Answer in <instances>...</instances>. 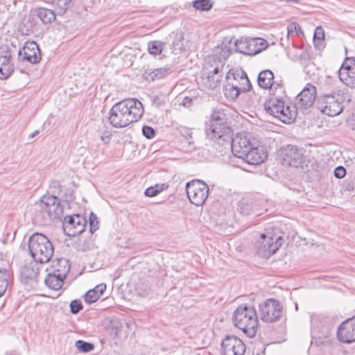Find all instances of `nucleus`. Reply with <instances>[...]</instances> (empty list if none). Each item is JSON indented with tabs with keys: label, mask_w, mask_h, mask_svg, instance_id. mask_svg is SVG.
<instances>
[{
	"label": "nucleus",
	"mask_w": 355,
	"mask_h": 355,
	"mask_svg": "<svg viewBox=\"0 0 355 355\" xmlns=\"http://www.w3.org/2000/svg\"><path fill=\"white\" fill-rule=\"evenodd\" d=\"M268 89L270 91V94L272 96L277 98H284L286 96L284 87L281 82L277 83L272 80L271 87H270Z\"/></svg>",
	"instance_id": "2f4dec72"
},
{
	"label": "nucleus",
	"mask_w": 355,
	"mask_h": 355,
	"mask_svg": "<svg viewBox=\"0 0 355 355\" xmlns=\"http://www.w3.org/2000/svg\"><path fill=\"white\" fill-rule=\"evenodd\" d=\"M20 30L24 35H29L37 30V23L34 12L26 16L21 21Z\"/></svg>",
	"instance_id": "a878e982"
},
{
	"label": "nucleus",
	"mask_w": 355,
	"mask_h": 355,
	"mask_svg": "<svg viewBox=\"0 0 355 355\" xmlns=\"http://www.w3.org/2000/svg\"><path fill=\"white\" fill-rule=\"evenodd\" d=\"M233 322L248 336L253 337L258 327L257 312L253 307L241 305L234 312Z\"/></svg>",
	"instance_id": "39448f33"
},
{
	"label": "nucleus",
	"mask_w": 355,
	"mask_h": 355,
	"mask_svg": "<svg viewBox=\"0 0 355 355\" xmlns=\"http://www.w3.org/2000/svg\"><path fill=\"white\" fill-rule=\"evenodd\" d=\"M99 298L100 296L96 293V291H93V289L88 291L85 295V301L88 304L95 302Z\"/></svg>",
	"instance_id": "a19ab883"
},
{
	"label": "nucleus",
	"mask_w": 355,
	"mask_h": 355,
	"mask_svg": "<svg viewBox=\"0 0 355 355\" xmlns=\"http://www.w3.org/2000/svg\"><path fill=\"white\" fill-rule=\"evenodd\" d=\"M10 272L6 268H0V297H2L8 286Z\"/></svg>",
	"instance_id": "473e14b6"
},
{
	"label": "nucleus",
	"mask_w": 355,
	"mask_h": 355,
	"mask_svg": "<svg viewBox=\"0 0 355 355\" xmlns=\"http://www.w3.org/2000/svg\"><path fill=\"white\" fill-rule=\"evenodd\" d=\"M38 133H39V132H38L37 130H35V132H33L31 135L30 137L33 138V137H34L36 135H37Z\"/></svg>",
	"instance_id": "4d7b16f0"
},
{
	"label": "nucleus",
	"mask_w": 355,
	"mask_h": 355,
	"mask_svg": "<svg viewBox=\"0 0 355 355\" xmlns=\"http://www.w3.org/2000/svg\"><path fill=\"white\" fill-rule=\"evenodd\" d=\"M223 355H244L246 348L243 342L235 336H227L221 343Z\"/></svg>",
	"instance_id": "2eb2a0df"
},
{
	"label": "nucleus",
	"mask_w": 355,
	"mask_h": 355,
	"mask_svg": "<svg viewBox=\"0 0 355 355\" xmlns=\"http://www.w3.org/2000/svg\"><path fill=\"white\" fill-rule=\"evenodd\" d=\"M266 157L267 154L263 150L252 145L241 159L249 164L257 165L262 163Z\"/></svg>",
	"instance_id": "5701e85b"
},
{
	"label": "nucleus",
	"mask_w": 355,
	"mask_h": 355,
	"mask_svg": "<svg viewBox=\"0 0 355 355\" xmlns=\"http://www.w3.org/2000/svg\"><path fill=\"white\" fill-rule=\"evenodd\" d=\"M181 134L182 136L184 137V139L186 138H188L189 139H192V131L190 130V129H188V128H183L182 130H181Z\"/></svg>",
	"instance_id": "3c124183"
},
{
	"label": "nucleus",
	"mask_w": 355,
	"mask_h": 355,
	"mask_svg": "<svg viewBox=\"0 0 355 355\" xmlns=\"http://www.w3.org/2000/svg\"><path fill=\"white\" fill-rule=\"evenodd\" d=\"M324 39V32L321 26H318L315 28L313 35V43L315 46L318 49H320L323 46Z\"/></svg>",
	"instance_id": "c9c22d12"
},
{
	"label": "nucleus",
	"mask_w": 355,
	"mask_h": 355,
	"mask_svg": "<svg viewBox=\"0 0 355 355\" xmlns=\"http://www.w3.org/2000/svg\"><path fill=\"white\" fill-rule=\"evenodd\" d=\"M224 126H229L227 122V118L223 112H214L211 116L209 123H207L206 133L209 138H213Z\"/></svg>",
	"instance_id": "a211bd4d"
},
{
	"label": "nucleus",
	"mask_w": 355,
	"mask_h": 355,
	"mask_svg": "<svg viewBox=\"0 0 355 355\" xmlns=\"http://www.w3.org/2000/svg\"><path fill=\"white\" fill-rule=\"evenodd\" d=\"M220 49V56L213 55L208 58L203 71V83L209 89H215L221 82L225 60L231 53L225 45L222 46Z\"/></svg>",
	"instance_id": "7ed1b4c3"
},
{
	"label": "nucleus",
	"mask_w": 355,
	"mask_h": 355,
	"mask_svg": "<svg viewBox=\"0 0 355 355\" xmlns=\"http://www.w3.org/2000/svg\"><path fill=\"white\" fill-rule=\"evenodd\" d=\"M28 248L33 259L40 263L49 262L54 252L51 241L44 234L37 232L28 239Z\"/></svg>",
	"instance_id": "20e7f679"
},
{
	"label": "nucleus",
	"mask_w": 355,
	"mask_h": 355,
	"mask_svg": "<svg viewBox=\"0 0 355 355\" xmlns=\"http://www.w3.org/2000/svg\"><path fill=\"white\" fill-rule=\"evenodd\" d=\"M258 345V350H261V352H259V351H257L256 355H264L266 348L261 344H259Z\"/></svg>",
	"instance_id": "864d4df0"
},
{
	"label": "nucleus",
	"mask_w": 355,
	"mask_h": 355,
	"mask_svg": "<svg viewBox=\"0 0 355 355\" xmlns=\"http://www.w3.org/2000/svg\"><path fill=\"white\" fill-rule=\"evenodd\" d=\"M338 73L340 80L344 84L352 88L355 87V64L346 67L343 64Z\"/></svg>",
	"instance_id": "b1692460"
},
{
	"label": "nucleus",
	"mask_w": 355,
	"mask_h": 355,
	"mask_svg": "<svg viewBox=\"0 0 355 355\" xmlns=\"http://www.w3.org/2000/svg\"><path fill=\"white\" fill-rule=\"evenodd\" d=\"M148 52L154 55L162 53L164 49V44L160 41H151L148 43Z\"/></svg>",
	"instance_id": "4c0bfd02"
},
{
	"label": "nucleus",
	"mask_w": 355,
	"mask_h": 355,
	"mask_svg": "<svg viewBox=\"0 0 355 355\" xmlns=\"http://www.w3.org/2000/svg\"><path fill=\"white\" fill-rule=\"evenodd\" d=\"M283 306L276 299L270 298L259 304V316L266 322H275L280 319Z\"/></svg>",
	"instance_id": "9d476101"
},
{
	"label": "nucleus",
	"mask_w": 355,
	"mask_h": 355,
	"mask_svg": "<svg viewBox=\"0 0 355 355\" xmlns=\"http://www.w3.org/2000/svg\"><path fill=\"white\" fill-rule=\"evenodd\" d=\"M89 232L93 234L99 228L98 217L94 213H90L89 216Z\"/></svg>",
	"instance_id": "ea45409f"
},
{
	"label": "nucleus",
	"mask_w": 355,
	"mask_h": 355,
	"mask_svg": "<svg viewBox=\"0 0 355 355\" xmlns=\"http://www.w3.org/2000/svg\"><path fill=\"white\" fill-rule=\"evenodd\" d=\"M238 210L243 215H249L254 211V201L252 198H242L238 203Z\"/></svg>",
	"instance_id": "c756f323"
},
{
	"label": "nucleus",
	"mask_w": 355,
	"mask_h": 355,
	"mask_svg": "<svg viewBox=\"0 0 355 355\" xmlns=\"http://www.w3.org/2000/svg\"><path fill=\"white\" fill-rule=\"evenodd\" d=\"M144 112L141 101L136 98H127L112 106L110 110L109 121L113 127L122 128L138 121Z\"/></svg>",
	"instance_id": "f257e3e1"
},
{
	"label": "nucleus",
	"mask_w": 355,
	"mask_h": 355,
	"mask_svg": "<svg viewBox=\"0 0 355 355\" xmlns=\"http://www.w3.org/2000/svg\"><path fill=\"white\" fill-rule=\"evenodd\" d=\"M83 308V306L81 302L78 300H72L70 303V311L73 314H77Z\"/></svg>",
	"instance_id": "79ce46f5"
},
{
	"label": "nucleus",
	"mask_w": 355,
	"mask_h": 355,
	"mask_svg": "<svg viewBox=\"0 0 355 355\" xmlns=\"http://www.w3.org/2000/svg\"><path fill=\"white\" fill-rule=\"evenodd\" d=\"M302 160V154L296 146H288L284 149L282 155L283 164L297 167Z\"/></svg>",
	"instance_id": "4be33fe9"
},
{
	"label": "nucleus",
	"mask_w": 355,
	"mask_h": 355,
	"mask_svg": "<svg viewBox=\"0 0 355 355\" xmlns=\"http://www.w3.org/2000/svg\"><path fill=\"white\" fill-rule=\"evenodd\" d=\"M223 92L225 97L230 100H235L241 94L236 86L230 80H227V83L223 88Z\"/></svg>",
	"instance_id": "7c9ffc66"
},
{
	"label": "nucleus",
	"mask_w": 355,
	"mask_h": 355,
	"mask_svg": "<svg viewBox=\"0 0 355 355\" xmlns=\"http://www.w3.org/2000/svg\"><path fill=\"white\" fill-rule=\"evenodd\" d=\"M63 208L55 196L44 195L34 204L33 219L35 223L46 225L60 218Z\"/></svg>",
	"instance_id": "f03ea898"
},
{
	"label": "nucleus",
	"mask_w": 355,
	"mask_h": 355,
	"mask_svg": "<svg viewBox=\"0 0 355 355\" xmlns=\"http://www.w3.org/2000/svg\"><path fill=\"white\" fill-rule=\"evenodd\" d=\"M99 134L101 135V139L104 144H108L112 137V132L110 130H99Z\"/></svg>",
	"instance_id": "a18cd8bd"
},
{
	"label": "nucleus",
	"mask_w": 355,
	"mask_h": 355,
	"mask_svg": "<svg viewBox=\"0 0 355 355\" xmlns=\"http://www.w3.org/2000/svg\"><path fill=\"white\" fill-rule=\"evenodd\" d=\"M218 134H216V136L213 138H209L212 140H218V144L225 148H232V130L229 126H224L220 130H218Z\"/></svg>",
	"instance_id": "393cba45"
},
{
	"label": "nucleus",
	"mask_w": 355,
	"mask_h": 355,
	"mask_svg": "<svg viewBox=\"0 0 355 355\" xmlns=\"http://www.w3.org/2000/svg\"><path fill=\"white\" fill-rule=\"evenodd\" d=\"M171 68L169 67H161L155 69L150 72H146V78L154 81L155 80H159L166 77L171 73Z\"/></svg>",
	"instance_id": "c85d7f7f"
},
{
	"label": "nucleus",
	"mask_w": 355,
	"mask_h": 355,
	"mask_svg": "<svg viewBox=\"0 0 355 355\" xmlns=\"http://www.w3.org/2000/svg\"><path fill=\"white\" fill-rule=\"evenodd\" d=\"M19 57L31 64L38 63L41 60L40 50L35 42H27L21 50L19 51Z\"/></svg>",
	"instance_id": "aec40b11"
},
{
	"label": "nucleus",
	"mask_w": 355,
	"mask_h": 355,
	"mask_svg": "<svg viewBox=\"0 0 355 355\" xmlns=\"http://www.w3.org/2000/svg\"><path fill=\"white\" fill-rule=\"evenodd\" d=\"M106 287L105 284H100L93 288V291H96V293L101 297L105 292Z\"/></svg>",
	"instance_id": "8fccbe9b"
},
{
	"label": "nucleus",
	"mask_w": 355,
	"mask_h": 355,
	"mask_svg": "<svg viewBox=\"0 0 355 355\" xmlns=\"http://www.w3.org/2000/svg\"><path fill=\"white\" fill-rule=\"evenodd\" d=\"M5 355H17V353L15 351L6 352Z\"/></svg>",
	"instance_id": "5fc2aeb1"
},
{
	"label": "nucleus",
	"mask_w": 355,
	"mask_h": 355,
	"mask_svg": "<svg viewBox=\"0 0 355 355\" xmlns=\"http://www.w3.org/2000/svg\"><path fill=\"white\" fill-rule=\"evenodd\" d=\"M284 98L270 96L266 101L264 108L268 113L282 122L290 123L295 119L297 112L295 107L286 105Z\"/></svg>",
	"instance_id": "423d86ee"
},
{
	"label": "nucleus",
	"mask_w": 355,
	"mask_h": 355,
	"mask_svg": "<svg viewBox=\"0 0 355 355\" xmlns=\"http://www.w3.org/2000/svg\"><path fill=\"white\" fill-rule=\"evenodd\" d=\"M12 52L8 46H0V79L8 78L14 71L11 63Z\"/></svg>",
	"instance_id": "6ab92c4d"
},
{
	"label": "nucleus",
	"mask_w": 355,
	"mask_h": 355,
	"mask_svg": "<svg viewBox=\"0 0 355 355\" xmlns=\"http://www.w3.org/2000/svg\"><path fill=\"white\" fill-rule=\"evenodd\" d=\"M338 340L343 343L355 342V316L344 321L337 330Z\"/></svg>",
	"instance_id": "f3484780"
},
{
	"label": "nucleus",
	"mask_w": 355,
	"mask_h": 355,
	"mask_svg": "<svg viewBox=\"0 0 355 355\" xmlns=\"http://www.w3.org/2000/svg\"><path fill=\"white\" fill-rule=\"evenodd\" d=\"M287 30L288 36H289L291 33H293L294 32H296L297 33H298V31L301 32L300 26L295 22H293L289 26H288Z\"/></svg>",
	"instance_id": "de8ad7c7"
},
{
	"label": "nucleus",
	"mask_w": 355,
	"mask_h": 355,
	"mask_svg": "<svg viewBox=\"0 0 355 355\" xmlns=\"http://www.w3.org/2000/svg\"><path fill=\"white\" fill-rule=\"evenodd\" d=\"M53 268H54L53 273H49L44 282L49 288L58 291L62 288L64 279L69 272L68 261L62 258L58 259H56V265H53Z\"/></svg>",
	"instance_id": "1a4fd4ad"
},
{
	"label": "nucleus",
	"mask_w": 355,
	"mask_h": 355,
	"mask_svg": "<svg viewBox=\"0 0 355 355\" xmlns=\"http://www.w3.org/2000/svg\"><path fill=\"white\" fill-rule=\"evenodd\" d=\"M142 133L148 139H152L155 136V130L148 125H144L142 128Z\"/></svg>",
	"instance_id": "c03bdc74"
},
{
	"label": "nucleus",
	"mask_w": 355,
	"mask_h": 355,
	"mask_svg": "<svg viewBox=\"0 0 355 355\" xmlns=\"http://www.w3.org/2000/svg\"><path fill=\"white\" fill-rule=\"evenodd\" d=\"M193 7L200 11H208L212 8L213 3L210 0H195Z\"/></svg>",
	"instance_id": "e433bc0d"
},
{
	"label": "nucleus",
	"mask_w": 355,
	"mask_h": 355,
	"mask_svg": "<svg viewBox=\"0 0 355 355\" xmlns=\"http://www.w3.org/2000/svg\"><path fill=\"white\" fill-rule=\"evenodd\" d=\"M182 147L186 151H192L195 149L194 142L191 139L188 138L184 139L182 141Z\"/></svg>",
	"instance_id": "49530a36"
},
{
	"label": "nucleus",
	"mask_w": 355,
	"mask_h": 355,
	"mask_svg": "<svg viewBox=\"0 0 355 355\" xmlns=\"http://www.w3.org/2000/svg\"><path fill=\"white\" fill-rule=\"evenodd\" d=\"M86 218L80 214L67 216L64 218L62 226L64 233L69 236H76L85 231Z\"/></svg>",
	"instance_id": "ddd939ff"
},
{
	"label": "nucleus",
	"mask_w": 355,
	"mask_h": 355,
	"mask_svg": "<svg viewBox=\"0 0 355 355\" xmlns=\"http://www.w3.org/2000/svg\"><path fill=\"white\" fill-rule=\"evenodd\" d=\"M342 97L338 94L324 93L318 99V107L324 114L335 116L343 110Z\"/></svg>",
	"instance_id": "6e6552de"
},
{
	"label": "nucleus",
	"mask_w": 355,
	"mask_h": 355,
	"mask_svg": "<svg viewBox=\"0 0 355 355\" xmlns=\"http://www.w3.org/2000/svg\"><path fill=\"white\" fill-rule=\"evenodd\" d=\"M328 333H329V331L327 332V334H325V336L326 337H328Z\"/></svg>",
	"instance_id": "052dcab7"
},
{
	"label": "nucleus",
	"mask_w": 355,
	"mask_h": 355,
	"mask_svg": "<svg viewBox=\"0 0 355 355\" xmlns=\"http://www.w3.org/2000/svg\"><path fill=\"white\" fill-rule=\"evenodd\" d=\"M186 191L191 202L196 206H200L208 197L209 187L205 182L196 180L187 183Z\"/></svg>",
	"instance_id": "9b49d317"
},
{
	"label": "nucleus",
	"mask_w": 355,
	"mask_h": 355,
	"mask_svg": "<svg viewBox=\"0 0 355 355\" xmlns=\"http://www.w3.org/2000/svg\"><path fill=\"white\" fill-rule=\"evenodd\" d=\"M316 97V88L311 85L307 84L302 91L297 96L296 102L294 106L295 111L297 110H305L311 107Z\"/></svg>",
	"instance_id": "4468645a"
},
{
	"label": "nucleus",
	"mask_w": 355,
	"mask_h": 355,
	"mask_svg": "<svg viewBox=\"0 0 355 355\" xmlns=\"http://www.w3.org/2000/svg\"><path fill=\"white\" fill-rule=\"evenodd\" d=\"M34 15L41 20L44 24H49L55 21V12L46 8H37L33 10Z\"/></svg>",
	"instance_id": "bb28decb"
},
{
	"label": "nucleus",
	"mask_w": 355,
	"mask_h": 355,
	"mask_svg": "<svg viewBox=\"0 0 355 355\" xmlns=\"http://www.w3.org/2000/svg\"><path fill=\"white\" fill-rule=\"evenodd\" d=\"M73 194L71 192H69L65 194V196L64 198V200L65 202H70L73 201Z\"/></svg>",
	"instance_id": "603ef678"
},
{
	"label": "nucleus",
	"mask_w": 355,
	"mask_h": 355,
	"mask_svg": "<svg viewBox=\"0 0 355 355\" xmlns=\"http://www.w3.org/2000/svg\"><path fill=\"white\" fill-rule=\"evenodd\" d=\"M73 0H52L53 4L56 6L58 15H63L69 9Z\"/></svg>",
	"instance_id": "f704fd0d"
},
{
	"label": "nucleus",
	"mask_w": 355,
	"mask_h": 355,
	"mask_svg": "<svg viewBox=\"0 0 355 355\" xmlns=\"http://www.w3.org/2000/svg\"><path fill=\"white\" fill-rule=\"evenodd\" d=\"M274 80V74L269 69L263 70L259 73L257 83L260 87L268 89L271 87V83Z\"/></svg>",
	"instance_id": "cd10ccee"
},
{
	"label": "nucleus",
	"mask_w": 355,
	"mask_h": 355,
	"mask_svg": "<svg viewBox=\"0 0 355 355\" xmlns=\"http://www.w3.org/2000/svg\"><path fill=\"white\" fill-rule=\"evenodd\" d=\"M168 185L166 184H157L154 186L147 188L144 192L148 197H155L162 191L168 189Z\"/></svg>",
	"instance_id": "72a5a7b5"
},
{
	"label": "nucleus",
	"mask_w": 355,
	"mask_h": 355,
	"mask_svg": "<svg viewBox=\"0 0 355 355\" xmlns=\"http://www.w3.org/2000/svg\"><path fill=\"white\" fill-rule=\"evenodd\" d=\"M226 78L227 80H230V81L236 86L240 93L246 92L252 87L250 80L246 73L243 71H238L233 73L229 71L226 76Z\"/></svg>",
	"instance_id": "412c9836"
},
{
	"label": "nucleus",
	"mask_w": 355,
	"mask_h": 355,
	"mask_svg": "<svg viewBox=\"0 0 355 355\" xmlns=\"http://www.w3.org/2000/svg\"><path fill=\"white\" fill-rule=\"evenodd\" d=\"M52 185H53V187H59L60 186V183L58 181H56V180H54L52 182Z\"/></svg>",
	"instance_id": "6e6d98bb"
},
{
	"label": "nucleus",
	"mask_w": 355,
	"mask_h": 355,
	"mask_svg": "<svg viewBox=\"0 0 355 355\" xmlns=\"http://www.w3.org/2000/svg\"><path fill=\"white\" fill-rule=\"evenodd\" d=\"M286 2H290V1H294L295 3L297 2V0H286Z\"/></svg>",
	"instance_id": "13d9d810"
},
{
	"label": "nucleus",
	"mask_w": 355,
	"mask_h": 355,
	"mask_svg": "<svg viewBox=\"0 0 355 355\" xmlns=\"http://www.w3.org/2000/svg\"><path fill=\"white\" fill-rule=\"evenodd\" d=\"M22 276L27 279H33L37 275V272H35L32 268L26 267L22 271Z\"/></svg>",
	"instance_id": "37998d69"
},
{
	"label": "nucleus",
	"mask_w": 355,
	"mask_h": 355,
	"mask_svg": "<svg viewBox=\"0 0 355 355\" xmlns=\"http://www.w3.org/2000/svg\"><path fill=\"white\" fill-rule=\"evenodd\" d=\"M3 307V304H0V310Z\"/></svg>",
	"instance_id": "bf43d9fd"
},
{
	"label": "nucleus",
	"mask_w": 355,
	"mask_h": 355,
	"mask_svg": "<svg viewBox=\"0 0 355 355\" xmlns=\"http://www.w3.org/2000/svg\"><path fill=\"white\" fill-rule=\"evenodd\" d=\"M234 45L237 52L248 55H254L267 49L268 43L262 38H252L236 40Z\"/></svg>",
	"instance_id": "f8f14e48"
},
{
	"label": "nucleus",
	"mask_w": 355,
	"mask_h": 355,
	"mask_svg": "<svg viewBox=\"0 0 355 355\" xmlns=\"http://www.w3.org/2000/svg\"><path fill=\"white\" fill-rule=\"evenodd\" d=\"M346 174V170L343 166H337L334 170V175L337 178H342Z\"/></svg>",
	"instance_id": "09e8293b"
},
{
	"label": "nucleus",
	"mask_w": 355,
	"mask_h": 355,
	"mask_svg": "<svg viewBox=\"0 0 355 355\" xmlns=\"http://www.w3.org/2000/svg\"><path fill=\"white\" fill-rule=\"evenodd\" d=\"M253 144L246 133H238L232 141V152L235 157L241 158Z\"/></svg>",
	"instance_id": "dca6fc26"
},
{
	"label": "nucleus",
	"mask_w": 355,
	"mask_h": 355,
	"mask_svg": "<svg viewBox=\"0 0 355 355\" xmlns=\"http://www.w3.org/2000/svg\"><path fill=\"white\" fill-rule=\"evenodd\" d=\"M283 238L281 236L272 234L269 230L260 235L258 241L257 253L264 258H268L275 254L283 243Z\"/></svg>",
	"instance_id": "0eeeda50"
},
{
	"label": "nucleus",
	"mask_w": 355,
	"mask_h": 355,
	"mask_svg": "<svg viewBox=\"0 0 355 355\" xmlns=\"http://www.w3.org/2000/svg\"><path fill=\"white\" fill-rule=\"evenodd\" d=\"M75 346L78 349V351L85 353L89 352L94 349V345L93 343H88L83 340H77L75 343Z\"/></svg>",
	"instance_id": "58836bf2"
}]
</instances>
